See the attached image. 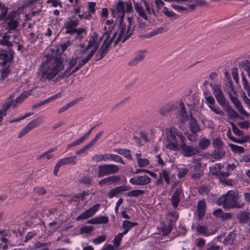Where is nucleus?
I'll return each instance as SVG.
<instances>
[{
    "mask_svg": "<svg viewBox=\"0 0 250 250\" xmlns=\"http://www.w3.org/2000/svg\"><path fill=\"white\" fill-rule=\"evenodd\" d=\"M159 176L161 178L164 179L167 184H169V173L168 171L165 170H163L161 172H160Z\"/></svg>",
    "mask_w": 250,
    "mask_h": 250,
    "instance_id": "53",
    "label": "nucleus"
},
{
    "mask_svg": "<svg viewBox=\"0 0 250 250\" xmlns=\"http://www.w3.org/2000/svg\"><path fill=\"white\" fill-rule=\"evenodd\" d=\"M178 142L168 141L166 147L169 150L177 151L178 150Z\"/></svg>",
    "mask_w": 250,
    "mask_h": 250,
    "instance_id": "47",
    "label": "nucleus"
},
{
    "mask_svg": "<svg viewBox=\"0 0 250 250\" xmlns=\"http://www.w3.org/2000/svg\"><path fill=\"white\" fill-rule=\"evenodd\" d=\"M235 238V234L233 232H231L227 235L225 238L224 240V244L225 245H232L233 243Z\"/></svg>",
    "mask_w": 250,
    "mask_h": 250,
    "instance_id": "42",
    "label": "nucleus"
},
{
    "mask_svg": "<svg viewBox=\"0 0 250 250\" xmlns=\"http://www.w3.org/2000/svg\"><path fill=\"white\" fill-rule=\"evenodd\" d=\"M227 136L228 138L230 139L231 141H233L235 143H239V144H242L244 143V141L242 139H237L236 137L233 136L231 135V133L230 130H229L227 133Z\"/></svg>",
    "mask_w": 250,
    "mask_h": 250,
    "instance_id": "59",
    "label": "nucleus"
},
{
    "mask_svg": "<svg viewBox=\"0 0 250 250\" xmlns=\"http://www.w3.org/2000/svg\"><path fill=\"white\" fill-rule=\"evenodd\" d=\"M107 184H113L118 182L120 180L119 176L114 175L106 177Z\"/></svg>",
    "mask_w": 250,
    "mask_h": 250,
    "instance_id": "54",
    "label": "nucleus"
},
{
    "mask_svg": "<svg viewBox=\"0 0 250 250\" xmlns=\"http://www.w3.org/2000/svg\"><path fill=\"white\" fill-rule=\"evenodd\" d=\"M63 60L61 57H57L42 63V77L49 81L53 79L59 72L64 69Z\"/></svg>",
    "mask_w": 250,
    "mask_h": 250,
    "instance_id": "1",
    "label": "nucleus"
},
{
    "mask_svg": "<svg viewBox=\"0 0 250 250\" xmlns=\"http://www.w3.org/2000/svg\"><path fill=\"white\" fill-rule=\"evenodd\" d=\"M78 99H75L72 101L71 102H69L66 105H64L62 107L58 110V113L60 114L67 110L70 107L74 106L76 104H77L78 102Z\"/></svg>",
    "mask_w": 250,
    "mask_h": 250,
    "instance_id": "43",
    "label": "nucleus"
},
{
    "mask_svg": "<svg viewBox=\"0 0 250 250\" xmlns=\"http://www.w3.org/2000/svg\"><path fill=\"white\" fill-rule=\"evenodd\" d=\"M178 139L181 141V143L184 142L185 137L181 133H177L174 129H171L167 135V141L178 142Z\"/></svg>",
    "mask_w": 250,
    "mask_h": 250,
    "instance_id": "19",
    "label": "nucleus"
},
{
    "mask_svg": "<svg viewBox=\"0 0 250 250\" xmlns=\"http://www.w3.org/2000/svg\"><path fill=\"white\" fill-rule=\"evenodd\" d=\"M42 122V120L40 118H37L31 121L20 131L18 135V138H22L34 128L39 125Z\"/></svg>",
    "mask_w": 250,
    "mask_h": 250,
    "instance_id": "10",
    "label": "nucleus"
},
{
    "mask_svg": "<svg viewBox=\"0 0 250 250\" xmlns=\"http://www.w3.org/2000/svg\"><path fill=\"white\" fill-rule=\"evenodd\" d=\"M10 53L6 51L0 50V66L2 67H6L8 62L13 59V51L10 49Z\"/></svg>",
    "mask_w": 250,
    "mask_h": 250,
    "instance_id": "16",
    "label": "nucleus"
},
{
    "mask_svg": "<svg viewBox=\"0 0 250 250\" xmlns=\"http://www.w3.org/2000/svg\"><path fill=\"white\" fill-rule=\"evenodd\" d=\"M87 31L85 28L81 27L78 28L74 34H76L74 39L76 40L81 41L86 36Z\"/></svg>",
    "mask_w": 250,
    "mask_h": 250,
    "instance_id": "37",
    "label": "nucleus"
},
{
    "mask_svg": "<svg viewBox=\"0 0 250 250\" xmlns=\"http://www.w3.org/2000/svg\"><path fill=\"white\" fill-rule=\"evenodd\" d=\"M62 96L61 93L59 92L45 99V101L47 104L61 98Z\"/></svg>",
    "mask_w": 250,
    "mask_h": 250,
    "instance_id": "63",
    "label": "nucleus"
},
{
    "mask_svg": "<svg viewBox=\"0 0 250 250\" xmlns=\"http://www.w3.org/2000/svg\"><path fill=\"white\" fill-rule=\"evenodd\" d=\"M72 44V42L70 41H67L60 45V46L58 48V50L59 51L61 50V52H63L69 46H71Z\"/></svg>",
    "mask_w": 250,
    "mask_h": 250,
    "instance_id": "57",
    "label": "nucleus"
},
{
    "mask_svg": "<svg viewBox=\"0 0 250 250\" xmlns=\"http://www.w3.org/2000/svg\"><path fill=\"white\" fill-rule=\"evenodd\" d=\"M98 170L97 176L99 178H101L118 172L119 167L114 164H103L98 166Z\"/></svg>",
    "mask_w": 250,
    "mask_h": 250,
    "instance_id": "9",
    "label": "nucleus"
},
{
    "mask_svg": "<svg viewBox=\"0 0 250 250\" xmlns=\"http://www.w3.org/2000/svg\"><path fill=\"white\" fill-rule=\"evenodd\" d=\"M196 229L198 234L205 236H209L213 235L215 233V232L212 230L209 231L208 229V227L206 226L198 225L197 226Z\"/></svg>",
    "mask_w": 250,
    "mask_h": 250,
    "instance_id": "26",
    "label": "nucleus"
},
{
    "mask_svg": "<svg viewBox=\"0 0 250 250\" xmlns=\"http://www.w3.org/2000/svg\"><path fill=\"white\" fill-rule=\"evenodd\" d=\"M230 124L231 125L232 131L236 135L238 136L243 135V132L240 130L233 123L231 122Z\"/></svg>",
    "mask_w": 250,
    "mask_h": 250,
    "instance_id": "58",
    "label": "nucleus"
},
{
    "mask_svg": "<svg viewBox=\"0 0 250 250\" xmlns=\"http://www.w3.org/2000/svg\"><path fill=\"white\" fill-rule=\"evenodd\" d=\"M213 95L217 103L222 107L227 104V101L220 86L215 84L211 86Z\"/></svg>",
    "mask_w": 250,
    "mask_h": 250,
    "instance_id": "11",
    "label": "nucleus"
},
{
    "mask_svg": "<svg viewBox=\"0 0 250 250\" xmlns=\"http://www.w3.org/2000/svg\"><path fill=\"white\" fill-rule=\"evenodd\" d=\"M219 205H222L225 209L231 208H240L245 206L242 201L241 196L237 191L229 190L224 194L217 200Z\"/></svg>",
    "mask_w": 250,
    "mask_h": 250,
    "instance_id": "2",
    "label": "nucleus"
},
{
    "mask_svg": "<svg viewBox=\"0 0 250 250\" xmlns=\"http://www.w3.org/2000/svg\"><path fill=\"white\" fill-rule=\"evenodd\" d=\"M171 7L178 12L185 14L193 11L195 7V5L194 4H191L188 5L187 7H185L172 4H171Z\"/></svg>",
    "mask_w": 250,
    "mask_h": 250,
    "instance_id": "20",
    "label": "nucleus"
},
{
    "mask_svg": "<svg viewBox=\"0 0 250 250\" xmlns=\"http://www.w3.org/2000/svg\"><path fill=\"white\" fill-rule=\"evenodd\" d=\"M117 36V33H114L112 38H110V33L107 32H104L102 36V38H104V42L103 43L102 46L104 47L105 48H108L111 42L113 41V40L116 38Z\"/></svg>",
    "mask_w": 250,
    "mask_h": 250,
    "instance_id": "21",
    "label": "nucleus"
},
{
    "mask_svg": "<svg viewBox=\"0 0 250 250\" xmlns=\"http://www.w3.org/2000/svg\"><path fill=\"white\" fill-rule=\"evenodd\" d=\"M83 66V65H82L81 63H80L78 62L77 65L74 67V68L71 71H70L67 72L65 73V71H64L63 72V75L64 76H65L66 77H68L72 74L75 73L77 71H78Z\"/></svg>",
    "mask_w": 250,
    "mask_h": 250,
    "instance_id": "52",
    "label": "nucleus"
},
{
    "mask_svg": "<svg viewBox=\"0 0 250 250\" xmlns=\"http://www.w3.org/2000/svg\"><path fill=\"white\" fill-rule=\"evenodd\" d=\"M53 155L48 152V151L44 152L40 156L37 157L38 160H40L44 157H45L47 160L51 159L53 158Z\"/></svg>",
    "mask_w": 250,
    "mask_h": 250,
    "instance_id": "64",
    "label": "nucleus"
},
{
    "mask_svg": "<svg viewBox=\"0 0 250 250\" xmlns=\"http://www.w3.org/2000/svg\"><path fill=\"white\" fill-rule=\"evenodd\" d=\"M215 102V100L212 96H208L205 97V103L208 104L209 108H210V106H213Z\"/></svg>",
    "mask_w": 250,
    "mask_h": 250,
    "instance_id": "61",
    "label": "nucleus"
},
{
    "mask_svg": "<svg viewBox=\"0 0 250 250\" xmlns=\"http://www.w3.org/2000/svg\"><path fill=\"white\" fill-rule=\"evenodd\" d=\"M130 188L129 187L126 186L117 187L108 191L107 196L109 198L111 199L115 196H117L121 192L127 191L130 189Z\"/></svg>",
    "mask_w": 250,
    "mask_h": 250,
    "instance_id": "18",
    "label": "nucleus"
},
{
    "mask_svg": "<svg viewBox=\"0 0 250 250\" xmlns=\"http://www.w3.org/2000/svg\"><path fill=\"white\" fill-rule=\"evenodd\" d=\"M238 218L241 223H247L250 218V212L241 211L238 215Z\"/></svg>",
    "mask_w": 250,
    "mask_h": 250,
    "instance_id": "34",
    "label": "nucleus"
},
{
    "mask_svg": "<svg viewBox=\"0 0 250 250\" xmlns=\"http://www.w3.org/2000/svg\"><path fill=\"white\" fill-rule=\"evenodd\" d=\"M180 109L179 110V114L181 116L180 119L181 120H185L188 118V114L186 110L184 104L183 102L179 103Z\"/></svg>",
    "mask_w": 250,
    "mask_h": 250,
    "instance_id": "44",
    "label": "nucleus"
},
{
    "mask_svg": "<svg viewBox=\"0 0 250 250\" xmlns=\"http://www.w3.org/2000/svg\"><path fill=\"white\" fill-rule=\"evenodd\" d=\"M138 224L137 222H133L128 220H124L123 222L122 225V227L124 230L122 233L123 234L125 235L128 233L130 229L137 226Z\"/></svg>",
    "mask_w": 250,
    "mask_h": 250,
    "instance_id": "27",
    "label": "nucleus"
},
{
    "mask_svg": "<svg viewBox=\"0 0 250 250\" xmlns=\"http://www.w3.org/2000/svg\"><path fill=\"white\" fill-rule=\"evenodd\" d=\"M188 172V168H180L178 169V172L177 176L179 178H182L185 176Z\"/></svg>",
    "mask_w": 250,
    "mask_h": 250,
    "instance_id": "62",
    "label": "nucleus"
},
{
    "mask_svg": "<svg viewBox=\"0 0 250 250\" xmlns=\"http://www.w3.org/2000/svg\"><path fill=\"white\" fill-rule=\"evenodd\" d=\"M182 190L179 188L176 189L171 198L172 205L174 208H176L180 201Z\"/></svg>",
    "mask_w": 250,
    "mask_h": 250,
    "instance_id": "24",
    "label": "nucleus"
},
{
    "mask_svg": "<svg viewBox=\"0 0 250 250\" xmlns=\"http://www.w3.org/2000/svg\"><path fill=\"white\" fill-rule=\"evenodd\" d=\"M6 32L0 39V44L10 47L13 46V42L10 41L11 36Z\"/></svg>",
    "mask_w": 250,
    "mask_h": 250,
    "instance_id": "30",
    "label": "nucleus"
},
{
    "mask_svg": "<svg viewBox=\"0 0 250 250\" xmlns=\"http://www.w3.org/2000/svg\"><path fill=\"white\" fill-rule=\"evenodd\" d=\"M129 25L127 26V29L123 25H121L119 28V33H117L118 37L116 38L114 42V45L116 46L120 42H124L131 35L132 33V30L130 29L131 21L132 20L131 18H128Z\"/></svg>",
    "mask_w": 250,
    "mask_h": 250,
    "instance_id": "7",
    "label": "nucleus"
},
{
    "mask_svg": "<svg viewBox=\"0 0 250 250\" xmlns=\"http://www.w3.org/2000/svg\"><path fill=\"white\" fill-rule=\"evenodd\" d=\"M78 59H77V56L74 55L73 57L69 60L68 65L65 70V73H66L67 72L70 71L72 68L76 66L78 64Z\"/></svg>",
    "mask_w": 250,
    "mask_h": 250,
    "instance_id": "39",
    "label": "nucleus"
},
{
    "mask_svg": "<svg viewBox=\"0 0 250 250\" xmlns=\"http://www.w3.org/2000/svg\"><path fill=\"white\" fill-rule=\"evenodd\" d=\"M96 3L95 2H89L87 5V11L85 12L89 16H92V14L95 12V6Z\"/></svg>",
    "mask_w": 250,
    "mask_h": 250,
    "instance_id": "45",
    "label": "nucleus"
},
{
    "mask_svg": "<svg viewBox=\"0 0 250 250\" xmlns=\"http://www.w3.org/2000/svg\"><path fill=\"white\" fill-rule=\"evenodd\" d=\"M129 182L133 185L143 186L150 183L151 179L147 175L145 174L131 178L129 180Z\"/></svg>",
    "mask_w": 250,
    "mask_h": 250,
    "instance_id": "13",
    "label": "nucleus"
},
{
    "mask_svg": "<svg viewBox=\"0 0 250 250\" xmlns=\"http://www.w3.org/2000/svg\"><path fill=\"white\" fill-rule=\"evenodd\" d=\"M132 11V5L130 1L124 2L123 0H119L115 5L114 8L111 9L112 16L119 20L122 22L125 15V12H131Z\"/></svg>",
    "mask_w": 250,
    "mask_h": 250,
    "instance_id": "3",
    "label": "nucleus"
},
{
    "mask_svg": "<svg viewBox=\"0 0 250 250\" xmlns=\"http://www.w3.org/2000/svg\"><path fill=\"white\" fill-rule=\"evenodd\" d=\"M114 152L124 156L129 160H132V157L130 151L128 149L116 148L114 149Z\"/></svg>",
    "mask_w": 250,
    "mask_h": 250,
    "instance_id": "31",
    "label": "nucleus"
},
{
    "mask_svg": "<svg viewBox=\"0 0 250 250\" xmlns=\"http://www.w3.org/2000/svg\"><path fill=\"white\" fill-rule=\"evenodd\" d=\"M108 48L101 46L98 53L95 56L96 61L101 60L107 53Z\"/></svg>",
    "mask_w": 250,
    "mask_h": 250,
    "instance_id": "41",
    "label": "nucleus"
},
{
    "mask_svg": "<svg viewBox=\"0 0 250 250\" xmlns=\"http://www.w3.org/2000/svg\"><path fill=\"white\" fill-rule=\"evenodd\" d=\"M236 167V166L234 164H229L227 168V171L224 172L222 173L223 176L227 177L229 175L230 172L232 171Z\"/></svg>",
    "mask_w": 250,
    "mask_h": 250,
    "instance_id": "56",
    "label": "nucleus"
},
{
    "mask_svg": "<svg viewBox=\"0 0 250 250\" xmlns=\"http://www.w3.org/2000/svg\"><path fill=\"white\" fill-rule=\"evenodd\" d=\"M20 19L16 11H11L8 13L7 18L3 21L7 25V32L11 33L12 31L16 30L18 27Z\"/></svg>",
    "mask_w": 250,
    "mask_h": 250,
    "instance_id": "6",
    "label": "nucleus"
},
{
    "mask_svg": "<svg viewBox=\"0 0 250 250\" xmlns=\"http://www.w3.org/2000/svg\"><path fill=\"white\" fill-rule=\"evenodd\" d=\"M79 24L78 20H70L64 24L65 28H76Z\"/></svg>",
    "mask_w": 250,
    "mask_h": 250,
    "instance_id": "46",
    "label": "nucleus"
},
{
    "mask_svg": "<svg viewBox=\"0 0 250 250\" xmlns=\"http://www.w3.org/2000/svg\"><path fill=\"white\" fill-rule=\"evenodd\" d=\"M58 163L62 166L66 165H75L77 164L76 156H71L61 159Z\"/></svg>",
    "mask_w": 250,
    "mask_h": 250,
    "instance_id": "28",
    "label": "nucleus"
},
{
    "mask_svg": "<svg viewBox=\"0 0 250 250\" xmlns=\"http://www.w3.org/2000/svg\"><path fill=\"white\" fill-rule=\"evenodd\" d=\"M100 207V204H96L93 205L91 208L86 210L84 212L78 216L76 219V220L78 221L86 219L92 216L98 210Z\"/></svg>",
    "mask_w": 250,
    "mask_h": 250,
    "instance_id": "14",
    "label": "nucleus"
},
{
    "mask_svg": "<svg viewBox=\"0 0 250 250\" xmlns=\"http://www.w3.org/2000/svg\"><path fill=\"white\" fill-rule=\"evenodd\" d=\"M229 98L231 102L234 105L238 112L243 116L248 117L249 114L244 109L240 101L236 97V94L234 92L232 94L229 93Z\"/></svg>",
    "mask_w": 250,
    "mask_h": 250,
    "instance_id": "15",
    "label": "nucleus"
},
{
    "mask_svg": "<svg viewBox=\"0 0 250 250\" xmlns=\"http://www.w3.org/2000/svg\"><path fill=\"white\" fill-rule=\"evenodd\" d=\"M229 146L234 153H241L244 152V148L242 146L234 144H229Z\"/></svg>",
    "mask_w": 250,
    "mask_h": 250,
    "instance_id": "51",
    "label": "nucleus"
},
{
    "mask_svg": "<svg viewBox=\"0 0 250 250\" xmlns=\"http://www.w3.org/2000/svg\"><path fill=\"white\" fill-rule=\"evenodd\" d=\"M213 146L216 149H222L223 143L219 138H215L212 142Z\"/></svg>",
    "mask_w": 250,
    "mask_h": 250,
    "instance_id": "55",
    "label": "nucleus"
},
{
    "mask_svg": "<svg viewBox=\"0 0 250 250\" xmlns=\"http://www.w3.org/2000/svg\"><path fill=\"white\" fill-rule=\"evenodd\" d=\"M190 130L193 133H196L200 131V128L199 126L197 121L193 118H191L189 122Z\"/></svg>",
    "mask_w": 250,
    "mask_h": 250,
    "instance_id": "36",
    "label": "nucleus"
},
{
    "mask_svg": "<svg viewBox=\"0 0 250 250\" xmlns=\"http://www.w3.org/2000/svg\"><path fill=\"white\" fill-rule=\"evenodd\" d=\"M195 244L197 247L203 248L206 244V240L202 238H198L195 240Z\"/></svg>",
    "mask_w": 250,
    "mask_h": 250,
    "instance_id": "60",
    "label": "nucleus"
},
{
    "mask_svg": "<svg viewBox=\"0 0 250 250\" xmlns=\"http://www.w3.org/2000/svg\"><path fill=\"white\" fill-rule=\"evenodd\" d=\"M224 107L226 108L225 110L227 112L228 117L230 118L236 119L239 117V115L237 113V112L227 104L225 106H224Z\"/></svg>",
    "mask_w": 250,
    "mask_h": 250,
    "instance_id": "38",
    "label": "nucleus"
},
{
    "mask_svg": "<svg viewBox=\"0 0 250 250\" xmlns=\"http://www.w3.org/2000/svg\"><path fill=\"white\" fill-rule=\"evenodd\" d=\"M225 155V151L223 149H216L210 154L212 158L216 160L223 158Z\"/></svg>",
    "mask_w": 250,
    "mask_h": 250,
    "instance_id": "32",
    "label": "nucleus"
},
{
    "mask_svg": "<svg viewBox=\"0 0 250 250\" xmlns=\"http://www.w3.org/2000/svg\"><path fill=\"white\" fill-rule=\"evenodd\" d=\"M223 167L222 163L215 164L213 166L209 167L210 171L212 175H218L220 178L224 177L222 174L224 171H221V169Z\"/></svg>",
    "mask_w": 250,
    "mask_h": 250,
    "instance_id": "23",
    "label": "nucleus"
},
{
    "mask_svg": "<svg viewBox=\"0 0 250 250\" xmlns=\"http://www.w3.org/2000/svg\"><path fill=\"white\" fill-rule=\"evenodd\" d=\"M206 208V203L205 200H199L197 203L198 216L201 219L204 216Z\"/></svg>",
    "mask_w": 250,
    "mask_h": 250,
    "instance_id": "25",
    "label": "nucleus"
},
{
    "mask_svg": "<svg viewBox=\"0 0 250 250\" xmlns=\"http://www.w3.org/2000/svg\"><path fill=\"white\" fill-rule=\"evenodd\" d=\"M125 235L122 233H119L116 235L113 240V244L114 247L118 248L121 243L123 236Z\"/></svg>",
    "mask_w": 250,
    "mask_h": 250,
    "instance_id": "49",
    "label": "nucleus"
},
{
    "mask_svg": "<svg viewBox=\"0 0 250 250\" xmlns=\"http://www.w3.org/2000/svg\"><path fill=\"white\" fill-rule=\"evenodd\" d=\"M173 108V105L171 104H167L163 106L159 110V113L162 115H166L167 113L170 112Z\"/></svg>",
    "mask_w": 250,
    "mask_h": 250,
    "instance_id": "48",
    "label": "nucleus"
},
{
    "mask_svg": "<svg viewBox=\"0 0 250 250\" xmlns=\"http://www.w3.org/2000/svg\"><path fill=\"white\" fill-rule=\"evenodd\" d=\"M198 145L199 149L205 150L208 148V147L210 146V142L209 139L206 137H204L200 139Z\"/></svg>",
    "mask_w": 250,
    "mask_h": 250,
    "instance_id": "35",
    "label": "nucleus"
},
{
    "mask_svg": "<svg viewBox=\"0 0 250 250\" xmlns=\"http://www.w3.org/2000/svg\"><path fill=\"white\" fill-rule=\"evenodd\" d=\"M96 224H106L108 222L107 216H100L95 217Z\"/></svg>",
    "mask_w": 250,
    "mask_h": 250,
    "instance_id": "50",
    "label": "nucleus"
},
{
    "mask_svg": "<svg viewBox=\"0 0 250 250\" xmlns=\"http://www.w3.org/2000/svg\"><path fill=\"white\" fill-rule=\"evenodd\" d=\"M91 160L96 163L102 161H114L119 162L123 165L125 164V162L121 156L111 153L95 155L92 157Z\"/></svg>",
    "mask_w": 250,
    "mask_h": 250,
    "instance_id": "8",
    "label": "nucleus"
},
{
    "mask_svg": "<svg viewBox=\"0 0 250 250\" xmlns=\"http://www.w3.org/2000/svg\"><path fill=\"white\" fill-rule=\"evenodd\" d=\"M145 58V52L143 51H138L134 58L132 59L128 62L129 66H134L139 62H142Z\"/></svg>",
    "mask_w": 250,
    "mask_h": 250,
    "instance_id": "22",
    "label": "nucleus"
},
{
    "mask_svg": "<svg viewBox=\"0 0 250 250\" xmlns=\"http://www.w3.org/2000/svg\"><path fill=\"white\" fill-rule=\"evenodd\" d=\"M181 147L183 151V155L186 157H191L197 154L199 152L198 148L190 146H187L184 142L181 143Z\"/></svg>",
    "mask_w": 250,
    "mask_h": 250,
    "instance_id": "17",
    "label": "nucleus"
},
{
    "mask_svg": "<svg viewBox=\"0 0 250 250\" xmlns=\"http://www.w3.org/2000/svg\"><path fill=\"white\" fill-rule=\"evenodd\" d=\"M145 193V191L142 189H135L131 190L125 194V195L130 197H138L141 196Z\"/></svg>",
    "mask_w": 250,
    "mask_h": 250,
    "instance_id": "40",
    "label": "nucleus"
},
{
    "mask_svg": "<svg viewBox=\"0 0 250 250\" xmlns=\"http://www.w3.org/2000/svg\"><path fill=\"white\" fill-rule=\"evenodd\" d=\"M101 40L102 37L99 38L98 35L94 32L90 36L88 44L85 46V47L94 51L96 53L99 47Z\"/></svg>",
    "mask_w": 250,
    "mask_h": 250,
    "instance_id": "12",
    "label": "nucleus"
},
{
    "mask_svg": "<svg viewBox=\"0 0 250 250\" xmlns=\"http://www.w3.org/2000/svg\"><path fill=\"white\" fill-rule=\"evenodd\" d=\"M143 3L139 2L134 3V9L139 17L146 21H147L149 17L154 13L152 5L146 0H143Z\"/></svg>",
    "mask_w": 250,
    "mask_h": 250,
    "instance_id": "4",
    "label": "nucleus"
},
{
    "mask_svg": "<svg viewBox=\"0 0 250 250\" xmlns=\"http://www.w3.org/2000/svg\"><path fill=\"white\" fill-rule=\"evenodd\" d=\"M79 48L75 50V56H77L78 62L82 65L85 64L93 56L95 52L85 47L83 43L78 45Z\"/></svg>",
    "mask_w": 250,
    "mask_h": 250,
    "instance_id": "5",
    "label": "nucleus"
},
{
    "mask_svg": "<svg viewBox=\"0 0 250 250\" xmlns=\"http://www.w3.org/2000/svg\"><path fill=\"white\" fill-rule=\"evenodd\" d=\"M167 28L166 26H161L146 34L144 36L146 38H150L154 36L162 34L164 32H167Z\"/></svg>",
    "mask_w": 250,
    "mask_h": 250,
    "instance_id": "29",
    "label": "nucleus"
},
{
    "mask_svg": "<svg viewBox=\"0 0 250 250\" xmlns=\"http://www.w3.org/2000/svg\"><path fill=\"white\" fill-rule=\"evenodd\" d=\"M8 7L5 6V5L0 1V21H4L8 15Z\"/></svg>",
    "mask_w": 250,
    "mask_h": 250,
    "instance_id": "33",
    "label": "nucleus"
}]
</instances>
